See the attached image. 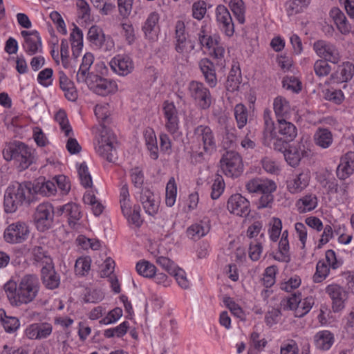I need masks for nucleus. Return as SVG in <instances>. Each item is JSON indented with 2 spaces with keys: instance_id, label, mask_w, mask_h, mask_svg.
Segmentation results:
<instances>
[{
  "instance_id": "nucleus-1",
  "label": "nucleus",
  "mask_w": 354,
  "mask_h": 354,
  "mask_svg": "<svg viewBox=\"0 0 354 354\" xmlns=\"http://www.w3.org/2000/svg\"><path fill=\"white\" fill-rule=\"evenodd\" d=\"M40 282L34 274L24 276L18 283L10 279L3 286L6 297L11 306L19 307L30 304L37 297Z\"/></svg>"
},
{
  "instance_id": "nucleus-2",
  "label": "nucleus",
  "mask_w": 354,
  "mask_h": 354,
  "mask_svg": "<svg viewBox=\"0 0 354 354\" xmlns=\"http://www.w3.org/2000/svg\"><path fill=\"white\" fill-rule=\"evenodd\" d=\"M37 194L31 183L15 182L9 185L3 194V210L7 214H14L20 207L30 205Z\"/></svg>"
},
{
  "instance_id": "nucleus-3",
  "label": "nucleus",
  "mask_w": 354,
  "mask_h": 354,
  "mask_svg": "<svg viewBox=\"0 0 354 354\" xmlns=\"http://www.w3.org/2000/svg\"><path fill=\"white\" fill-rule=\"evenodd\" d=\"M92 131L97 141L95 147L97 153L109 162H112L115 156L116 140L114 134L102 124L93 127Z\"/></svg>"
},
{
  "instance_id": "nucleus-4",
  "label": "nucleus",
  "mask_w": 354,
  "mask_h": 354,
  "mask_svg": "<svg viewBox=\"0 0 354 354\" xmlns=\"http://www.w3.org/2000/svg\"><path fill=\"white\" fill-rule=\"evenodd\" d=\"M277 183L267 178H256L250 180L246 184V189L250 193L261 194L259 198V207H266L273 201L272 194L277 190Z\"/></svg>"
},
{
  "instance_id": "nucleus-5",
  "label": "nucleus",
  "mask_w": 354,
  "mask_h": 354,
  "mask_svg": "<svg viewBox=\"0 0 354 354\" xmlns=\"http://www.w3.org/2000/svg\"><path fill=\"white\" fill-rule=\"evenodd\" d=\"M149 251L156 258V263L165 270L169 275L173 277L181 288L187 289L190 287V281L187 279V274L183 269L180 268L170 259L163 256H158V252L153 250L152 248H149Z\"/></svg>"
},
{
  "instance_id": "nucleus-6",
  "label": "nucleus",
  "mask_w": 354,
  "mask_h": 354,
  "mask_svg": "<svg viewBox=\"0 0 354 354\" xmlns=\"http://www.w3.org/2000/svg\"><path fill=\"white\" fill-rule=\"evenodd\" d=\"M209 34L210 26L207 24L202 26L198 33L199 41L211 57L221 60L225 57V49L221 43V38L218 35H210Z\"/></svg>"
},
{
  "instance_id": "nucleus-7",
  "label": "nucleus",
  "mask_w": 354,
  "mask_h": 354,
  "mask_svg": "<svg viewBox=\"0 0 354 354\" xmlns=\"http://www.w3.org/2000/svg\"><path fill=\"white\" fill-rule=\"evenodd\" d=\"M194 137L202 149L198 154L197 161H201L204 156H210L216 151V138L209 127L198 126L194 129Z\"/></svg>"
},
{
  "instance_id": "nucleus-8",
  "label": "nucleus",
  "mask_w": 354,
  "mask_h": 354,
  "mask_svg": "<svg viewBox=\"0 0 354 354\" xmlns=\"http://www.w3.org/2000/svg\"><path fill=\"white\" fill-rule=\"evenodd\" d=\"M30 227L25 221L13 222L5 228L3 240L10 244H19L26 241L30 235Z\"/></svg>"
},
{
  "instance_id": "nucleus-9",
  "label": "nucleus",
  "mask_w": 354,
  "mask_h": 354,
  "mask_svg": "<svg viewBox=\"0 0 354 354\" xmlns=\"http://www.w3.org/2000/svg\"><path fill=\"white\" fill-rule=\"evenodd\" d=\"M220 168L227 176L236 178L243 171V162L241 156L236 152L227 151L220 160Z\"/></svg>"
},
{
  "instance_id": "nucleus-10",
  "label": "nucleus",
  "mask_w": 354,
  "mask_h": 354,
  "mask_svg": "<svg viewBox=\"0 0 354 354\" xmlns=\"http://www.w3.org/2000/svg\"><path fill=\"white\" fill-rule=\"evenodd\" d=\"M86 39L93 48L104 51H111L115 48L113 39L106 35L102 28L98 26H91L87 32Z\"/></svg>"
},
{
  "instance_id": "nucleus-11",
  "label": "nucleus",
  "mask_w": 354,
  "mask_h": 354,
  "mask_svg": "<svg viewBox=\"0 0 354 354\" xmlns=\"http://www.w3.org/2000/svg\"><path fill=\"white\" fill-rule=\"evenodd\" d=\"M188 91L189 96L198 107L207 109L211 106V93L203 83L196 81L191 82L188 86Z\"/></svg>"
},
{
  "instance_id": "nucleus-12",
  "label": "nucleus",
  "mask_w": 354,
  "mask_h": 354,
  "mask_svg": "<svg viewBox=\"0 0 354 354\" xmlns=\"http://www.w3.org/2000/svg\"><path fill=\"white\" fill-rule=\"evenodd\" d=\"M312 296L302 297L301 292L292 295L287 299V308L293 311L295 317H302L311 310L314 305Z\"/></svg>"
},
{
  "instance_id": "nucleus-13",
  "label": "nucleus",
  "mask_w": 354,
  "mask_h": 354,
  "mask_svg": "<svg viewBox=\"0 0 354 354\" xmlns=\"http://www.w3.org/2000/svg\"><path fill=\"white\" fill-rule=\"evenodd\" d=\"M310 180V171L302 169L288 177L286 182V189L291 194H301L309 186Z\"/></svg>"
},
{
  "instance_id": "nucleus-14",
  "label": "nucleus",
  "mask_w": 354,
  "mask_h": 354,
  "mask_svg": "<svg viewBox=\"0 0 354 354\" xmlns=\"http://www.w3.org/2000/svg\"><path fill=\"white\" fill-rule=\"evenodd\" d=\"M54 209L51 204H39L34 216L35 226L39 231L45 232L50 229L53 223Z\"/></svg>"
},
{
  "instance_id": "nucleus-15",
  "label": "nucleus",
  "mask_w": 354,
  "mask_h": 354,
  "mask_svg": "<svg viewBox=\"0 0 354 354\" xmlns=\"http://www.w3.org/2000/svg\"><path fill=\"white\" fill-rule=\"evenodd\" d=\"M112 71L120 77H126L135 70V62L133 57L127 54H118L109 62Z\"/></svg>"
},
{
  "instance_id": "nucleus-16",
  "label": "nucleus",
  "mask_w": 354,
  "mask_h": 354,
  "mask_svg": "<svg viewBox=\"0 0 354 354\" xmlns=\"http://www.w3.org/2000/svg\"><path fill=\"white\" fill-rule=\"evenodd\" d=\"M89 89L99 95H106L118 91V86L115 81L102 78L98 75H91L84 84Z\"/></svg>"
},
{
  "instance_id": "nucleus-17",
  "label": "nucleus",
  "mask_w": 354,
  "mask_h": 354,
  "mask_svg": "<svg viewBox=\"0 0 354 354\" xmlns=\"http://www.w3.org/2000/svg\"><path fill=\"white\" fill-rule=\"evenodd\" d=\"M162 113L165 120L166 129L174 137H179L181 133L179 131L178 112L173 102H165L162 105Z\"/></svg>"
},
{
  "instance_id": "nucleus-18",
  "label": "nucleus",
  "mask_w": 354,
  "mask_h": 354,
  "mask_svg": "<svg viewBox=\"0 0 354 354\" xmlns=\"http://www.w3.org/2000/svg\"><path fill=\"white\" fill-rule=\"evenodd\" d=\"M160 15L158 12H150L141 26L145 39L151 43L158 41L160 33Z\"/></svg>"
},
{
  "instance_id": "nucleus-19",
  "label": "nucleus",
  "mask_w": 354,
  "mask_h": 354,
  "mask_svg": "<svg viewBox=\"0 0 354 354\" xmlns=\"http://www.w3.org/2000/svg\"><path fill=\"white\" fill-rule=\"evenodd\" d=\"M226 208L230 214L235 216L245 217L250 212V203L241 194L236 193L229 197Z\"/></svg>"
},
{
  "instance_id": "nucleus-20",
  "label": "nucleus",
  "mask_w": 354,
  "mask_h": 354,
  "mask_svg": "<svg viewBox=\"0 0 354 354\" xmlns=\"http://www.w3.org/2000/svg\"><path fill=\"white\" fill-rule=\"evenodd\" d=\"M313 50L317 56L333 64H337L341 59V55L335 45L324 40L314 43Z\"/></svg>"
},
{
  "instance_id": "nucleus-21",
  "label": "nucleus",
  "mask_w": 354,
  "mask_h": 354,
  "mask_svg": "<svg viewBox=\"0 0 354 354\" xmlns=\"http://www.w3.org/2000/svg\"><path fill=\"white\" fill-rule=\"evenodd\" d=\"M60 211L68 219V225L74 230L87 228V223L81 221L82 214L80 206L75 203H68L60 207Z\"/></svg>"
},
{
  "instance_id": "nucleus-22",
  "label": "nucleus",
  "mask_w": 354,
  "mask_h": 354,
  "mask_svg": "<svg viewBox=\"0 0 354 354\" xmlns=\"http://www.w3.org/2000/svg\"><path fill=\"white\" fill-rule=\"evenodd\" d=\"M310 149L303 143L299 142L290 145L283 151V156L286 162L291 167H297L301 160L310 156Z\"/></svg>"
},
{
  "instance_id": "nucleus-23",
  "label": "nucleus",
  "mask_w": 354,
  "mask_h": 354,
  "mask_svg": "<svg viewBox=\"0 0 354 354\" xmlns=\"http://www.w3.org/2000/svg\"><path fill=\"white\" fill-rule=\"evenodd\" d=\"M145 212L149 216L155 217L159 212L160 207V197L149 189L141 191L139 197Z\"/></svg>"
},
{
  "instance_id": "nucleus-24",
  "label": "nucleus",
  "mask_w": 354,
  "mask_h": 354,
  "mask_svg": "<svg viewBox=\"0 0 354 354\" xmlns=\"http://www.w3.org/2000/svg\"><path fill=\"white\" fill-rule=\"evenodd\" d=\"M21 44L23 49L29 55H33L42 51V43L39 34L36 30H23Z\"/></svg>"
},
{
  "instance_id": "nucleus-25",
  "label": "nucleus",
  "mask_w": 354,
  "mask_h": 354,
  "mask_svg": "<svg viewBox=\"0 0 354 354\" xmlns=\"http://www.w3.org/2000/svg\"><path fill=\"white\" fill-rule=\"evenodd\" d=\"M326 292L332 300V308L334 312H339L345 308L348 299V292L337 283H331L326 287Z\"/></svg>"
},
{
  "instance_id": "nucleus-26",
  "label": "nucleus",
  "mask_w": 354,
  "mask_h": 354,
  "mask_svg": "<svg viewBox=\"0 0 354 354\" xmlns=\"http://www.w3.org/2000/svg\"><path fill=\"white\" fill-rule=\"evenodd\" d=\"M215 14L216 21L225 35L232 37L234 33V24L227 7L224 5L217 6Z\"/></svg>"
},
{
  "instance_id": "nucleus-27",
  "label": "nucleus",
  "mask_w": 354,
  "mask_h": 354,
  "mask_svg": "<svg viewBox=\"0 0 354 354\" xmlns=\"http://www.w3.org/2000/svg\"><path fill=\"white\" fill-rule=\"evenodd\" d=\"M354 76V63L346 61L338 66L337 70L333 73L328 81V84L346 83L352 80Z\"/></svg>"
},
{
  "instance_id": "nucleus-28",
  "label": "nucleus",
  "mask_w": 354,
  "mask_h": 354,
  "mask_svg": "<svg viewBox=\"0 0 354 354\" xmlns=\"http://www.w3.org/2000/svg\"><path fill=\"white\" fill-rule=\"evenodd\" d=\"M176 50L178 53L186 54L194 49V44L187 39L185 26L182 21H177L176 24Z\"/></svg>"
},
{
  "instance_id": "nucleus-29",
  "label": "nucleus",
  "mask_w": 354,
  "mask_h": 354,
  "mask_svg": "<svg viewBox=\"0 0 354 354\" xmlns=\"http://www.w3.org/2000/svg\"><path fill=\"white\" fill-rule=\"evenodd\" d=\"M45 265L41 268V277L43 282L46 288L54 289L58 287L60 279L55 272L53 265V261L50 257H45Z\"/></svg>"
},
{
  "instance_id": "nucleus-30",
  "label": "nucleus",
  "mask_w": 354,
  "mask_h": 354,
  "mask_svg": "<svg viewBox=\"0 0 354 354\" xmlns=\"http://www.w3.org/2000/svg\"><path fill=\"white\" fill-rule=\"evenodd\" d=\"M211 230V222L209 218H204L189 225L187 230V237L193 241H198L205 236Z\"/></svg>"
},
{
  "instance_id": "nucleus-31",
  "label": "nucleus",
  "mask_w": 354,
  "mask_h": 354,
  "mask_svg": "<svg viewBox=\"0 0 354 354\" xmlns=\"http://www.w3.org/2000/svg\"><path fill=\"white\" fill-rule=\"evenodd\" d=\"M354 172V152L349 151L342 156L337 168V176L339 178L344 180Z\"/></svg>"
},
{
  "instance_id": "nucleus-32",
  "label": "nucleus",
  "mask_w": 354,
  "mask_h": 354,
  "mask_svg": "<svg viewBox=\"0 0 354 354\" xmlns=\"http://www.w3.org/2000/svg\"><path fill=\"white\" fill-rule=\"evenodd\" d=\"M94 62V55L90 52H86L82 59L80 68L77 72L76 80L77 83L84 84L89 80L91 75L95 74L89 73V69Z\"/></svg>"
},
{
  "instance_id": "nucleus-33",
  "label": "nucleus",
  "mask_w": 354,
  "mask_h": 354,
  "mask_svg": "<svg viewBox=\"0 0 354 354\" xmlns=\"http://www.w3.org/2000/svg\"><path fill=\"white\" fill-rule=\"evenodd\" d=\"M35 160V151L28 147L24 143L21 142L16 158V161L18 162L20 169L24 170L27 169Z\"/></svg>"
},
{
  "instance_id": "nucleus-34",
  "label": "nucleus",
  "mask_w": 354,
  "mask_h": 354,
  "mask_svg": "<svg viewBox=\"0 0 354 354\" xmlns=\"http://www.w3.org/2000/svg\"><path fill=\"white\" fill-rule=\"evenodd\" d=\"M330 17L335 24L337 30L344 35L349 34L352 27L348 22L344 12L338 8H333L330 11Z\"/></svg>"
},
{
  "instance_id": "nucleus-35",
  "label": "nucleus",
  "mask_w": 354,
  "mask_h": 354,
  "mask_svg": "<svg viewBox=\"0 0 354 354\" xmlns=\"http://www.w3.org/2000/svg\"><path fill=\"white\" fill-rule=\"evenodd\" d=\"M335 342L334 335L328 330L317 332L314 336L315 347L321 351H327L330 348Z\"/></svg>"
},
{
  "instance_id": "nucleus-36",
  "label": "nucleus",
  "mask_w": 354,
  "mask_h": 354,
  "mask_svg": "<svg viewBox=\"0 0 354 354\" xmlns=\"http://www.w3.org/2000/svg\"><path fill=\"white\" fill-rule=\"evenodd\" d=\"M70 41L72 48V54L74 58H77L82 53L84 41H83V32L76 26L74 25L70 33Z\"/></svg>"
},
{
  "instance_id": "nucleus-37",
  "label": "nucleus",
  "mask_w": 354,
  "mask_h": 354,
  "mask_svg": "<svg viewBox=\"0 0 354 354\" xmlns=\"http://www.w3.org/2000/svg\"><path fill=\"white\" fill-rule=\"evenodd\" d=\"M70 41L72 48V54L74 58H77L82 53L84 41H83V32L76 26L74 25L70 33Z\"/></svg>"
},
{
  "instance_id": "nucleus-38",
  "label": "nucleus",
  "mask_w": 354,
  "mask_h": 354,
  "mask_svg": "<svg viewBox=\"0 0 354 354\" xmlns=\"http://www.w3.org/2000/svg\"><path fill=\"white\" fill-rule=\"evenodd\" d=\"M143 138L146 147L150 153V157L156 160L158 158V148L154 130L151 127L145 128L143 131Z\"/></svg>"
},
{
  "instance_id": "nucleus-39",
  "label": "nucleus",
  "mask_w": 354,
  "mask_h": 354,
  "mask_svg": "<svg viewBox=\"0 0 354 354\" xmlns=\"http://www.w3.org/2000/svg\"><path fill=\"white\" fill-rule=\"evenodd\" d=\"M54 120L58 124L61 133L64 136H73V131L69 122L66 111L62 109H57L54 113Z\"/></svg>"
},
{
  "instance_id": "nucleus-40",
  "label": "nucleus",
  "mask_w": 354,
  "mask_h": 354,
  "mask_svg": "<svg viewBox=\"0 0 354 354\" xmlns=\"http://www.w3.org/2000/svg\"><path fill=\"white\" fill-rule=\"evenodd\" d=\"M318 205L317 197L313 194H308L296 202V207L299 213L304 214L314 210Z\"/></svg>"
},
{
  "instance_id": "nucleus-41",
  "label": "nucleus",
  "mask_w": 354,
  "mask_h": 354,
  "mask_svg": "<svg viewBox=\"0 0 354 354\" xmlns=\"http://www.w3.org/2000/svg\"><path fill=\"white\" fill-rule=\"evenodd\" d=\"M311 0H288L286 3V11L290 19L302 13L310 5Z\"/></svg>"
},
{
  "instance_id": "nucleus-42",
  "label": "nucleus",
  "mask_w": 354,
  "mask_h": 354,
  "mask_svg": "<svg viewBox=\"0 0 354 354\" xmlns=\"http://www.w3.org/2000/svg\"><path fill=\"white\" fill-rule=\"evenodd\" d=\"M199 66L207 83L209 86L214 87L217 84V79L213 63L209 59L204 58L200 61Z\"/></svg>"
},
{
  "instance_id": "nucleus-43",
  "label": "nucleus",
  "mask_w": 354,
  "mask_h": 354,
  "mask_svg": "<svg viewBox=\"0 0 354 354\" xmlns=\"http://www.w3.org/2000/svg\"><path fill=\"white\" fill-rule=\"evenodd\" d=\"M313 140L318 147L327 149L333 144V136L328 129L319 128L314 134Z\"/></svg>"
},
{
  "instance_id": "nucleus-44",
  "label": "nucleus",
  "mask_w": 354,
  "mask_h": 354,
  "mask_svg": "<svg viewBox=\"0 0 354 354\" xmlns=\"http://www.w3.org/2000/svg\"><path fill=\"white\" fill-rule=\"evenodd\" d=\"M241 84V73L238 67L233 66L228 75L225 87L229 93L237 91Z\"/></svg>"
},
{
  "instance_id": "nucleus-45",
  "label": "nucleus",
  "mask_w": 354,
  "mask_h": 354,
  "mask_svg": "<svg viewBox=\"0 0 354 354\" xmlns=\"http://www.w3.org/2000/svg\"><path fill=\"white\" fill-rule=\"evenodd\" d=\"M84 203L90 206L94 216H100L105 209V205L100 201L91 192L85 193L83 197Z\"/></svg>"
},
{
  "instance_id": "nucleus-46",
  "label": "nucleus",
  "mask_w": 354,
  "mask_h": 354,
  "mask_svg": "<svg viewBox=\"0 0 354 354\" xmlns=\"http://www.w3.org/2000/svg\"><path fill=\"white\" fill-rule=\"evenodd\" d=\"M120 206L122 215L124 216L127 215L129 212L134 207L136 204H133L131 200L128 187L127 185H124L120 188Z\"/></svg>"
},
{
  "instance_id": "nucleus-47",
  "label": "nucleus",
  "mask_w": 354,
  "mask_h": 354,
  "mask_svg": "<svg viewBox=\"0 0 354 354\" xmlns=\"http://www.w3.org/2000/svg\"><path fill=\"white\" fill-rule=\"evenodd\" d=\"M61 89L64 91L65 97L70 101L74 102L77 98V92L72 81L65 75L59 77Z\"/></svg>"
},
{
  "instance_id": "nucleus-48",
  "label": "nucleus",
  "mask_w": 354,
  "mask_h": 354,
  "mask_svg": "<svg viewBox=\"0 0 354 354\" xmlns=\"http://www.w3.org/2000/svg\"><path fill=\"white\" fill-rule=\"evenodd\" d=\"M136 270L138 274L147 279H152L158 271L156 266L151 262L142 259L136 263Z\"/></svg>"
},
{
  "instance_id": "nucleus-49",
  "label": "nucleus",
  "mask_w": 354,
  "mask_h": 354,
  "mask_svg": "<svg viewBox=\"0 0 354 354\" xmlns=\"http://www.w3.org/2000/svg\"><path fill=\"white\" fill-rule=\"evenodd\" d=\"M0 321L8 333H13L20 327V322L16 317L7 315L3 309H0Z\"/></svg>"
},
{
  "instance_id": "nucleus-50",
  "label": "nucleus",
  "mask_w": 354,
  "mask_h": 354,
  "mask_svg": "<svg viewBox=\"0 0 354 354\" xmlns=\"http://www.w3.org/2000/svg\"><path fill=\"white\" fill-rule=\"evenodd\" d=\"M178 193L177 183L174 177L168 180L165 188V204L167 207H173L176 201Z\"/></svg>"
},
{
  "instance_id": "nucleus-51",
  "label": "nucleus",
  "mask_w": 354,
  "mask_h": 354,
  "mask_svg": "<svg viewBox=\"0 0 354 354\" xmlns=\"http://www.w3.org/2000/svg\"><path fill=\"white\" fill-rule=\"evenodd\" d=\"M273 109L278 118L287 116L291 112V106L289 102L281 96L274 98Z\"/></svg>"
},
{
  "instance_id": "nucleus-52",
  "label": "nucleus",
  "mask_w": 354,
  "mask_h": 354,
  "mask_svg": "<svg viewBox=\"0 0 354 354\" xmlns=\"http://www.w3.org/2000/svg\"><path fill=\"white\" fill-rule=\"evenodd\" d=\"M279 132L283 138L287 140H292L297 136V129L295 126L284 120L278 118Z\"/></svg>"
},
{
  "instance_id": "nucleus-53",
  "label": "nucleus",
  "mask_w": 354,
  "mask_h": 354,
  "mask_svg": "<svg viewBox=\"0 0 354 354\" xmlns=\"http://www.w3.org/2000/svg\"><path fill=\"white\" fill-rule=\"evenodd\" d=\"M229 7L238 22L243 24L245 21V6L243 0H230Z\"/></svg>"
},
{
  "instance_id": "nucleus-54",
  "label": "nucleus",
  "mask_w": 354,
  "mask_h": 354,
  "mask_svg": "<svg viewBox=\"0 0 354 354\" xmlns=\"http://www.w3.org/2000/svg\"><path fill=\"white\" fill-rule=\"evenodd\" d=\"M323 97L335 104H341L344 99L345 95L343 91L340 89H335L333 88H328L322 91Z\"/></svg>"
},
{
  "instance_id": "nucleus-55",
  "label": "nucleus",
  "mask_w": 354,
  "mask_h": 354,
  "mask_svg": "<svg viewBox=\"0 0 354 354\" xmlns=\"http://www.w3.org/2000/svg\"><path fill=\"white\" fill-rule=\"evenodd\" d=\"M76 169L79 176L81 184L84 187H89L92 185V178L88 171V166L84 162L77 163Z\"/></svg>"
},
{
  "instance_id": "nucleus-56",
  "label": "nucleus",
  "mask_w": 354,
  "mask_h": 354,
  "mask_svg": "<svg viewBox=\"0 0 354 354\" xmlns=\"http://www.w3.org/2000/svg\"><path fill=\"white\" fill-rule=\"evenodd\" d=\"M223 303L234 317L239 318L242 321L245 320V313L242 309V308L233 300L232 298L230 297H225L223 298Z\"/></svg>"
},
{
  "instance_id": "nucleus-57",
  "label": "nucleus",
  "mask_w": 354,
  "mask_h": 354,
  "mask_svg": "<svg viewBox=\"0 0 354 354\" xmlns=\"http://www.w3.org/2000/svg\"><path fill=\"white\" fill-rule=\"evenodd\" d=\"M330 266L324 260H320L316 266V271L313 275V281L315 283L323 281L329 275Z\"/></svg>"
},
{
  "instance_id": "nucleus-58",
  "label": "nucleus",
  "mask_w": 354,
  "mask_h": 354,
  "mask_svg": "<svg viewBox=\"0 0 354 354\" xmlns=\"http://www.w3.org/2000/svg\"><path fill=\"white\" fill-rule=\"evenodd\" d=\"M55 184L53 177L51 180L44 181L40 185L38 183L35 187L36 188L37 193L39 192L46 196H55L57 192Z\"/></svg>"
},
{
  "instance_id": "nucleus-59",
  "label": "nucleus",
  "mask_w": 354,
  "mask_h": 354,
  "mask_svg": "<svg viewBox=\"0 0 354 354\" xmlns=\"http://www.w3.org/2000/svg\"><path fill=\"white\" fill-rule=\"evenodd\" d=\"M273 257L275 260L281 262H288L290 260L289 242L280 241L278 250L274 252Z\"/></svg>"
},
{
  "instance_id": "nucleus-60",
  "label": "nucleus",
  "mask_w": 354,
  "mask_h": 354,
  "mask_svg": "<svg viewBox=\"0 0 354 354\" xmlns=\"http://www.w3.org/2000/svg\"><path fill=\"white\" fill-rule=\"evenodd\" d=\"M282 230V222L281 219L276 217H272L269 222L268 234L271 241L276 242Z\"/></svg>"
},
{
  "instance_id": "nucleus-61",
  "label": "nucleus",
  "mask_w": 354,
  "mask_h": 354,
  "mask_svg": "<svg viewBox=\"0 0 354 354\" xmlns=\"http://www.w3.org/2000/svg\"><path fill=\"white\" fill-rule=\"evenodd\" d=\"M91 259L89 257H81L76 260L75 271L76 274L84 276L91 269Z\"/></svg>"
},
{
  "instance_id": "nucleus-62",
  "label": "nucleus",
  "mask_w": 354,
  "mask_h": 354,
  "mask_svg": "<svg viewBox=\"0 0 354 354\" xmlns=\"http://www.w3.org/2000/svg\"><path fill=\"white\" fill-rule=\"evenodd\" d=\"M21 144V142H13L6 144L3 149V158L7 161H10L12 159L16 160Z\"/></svg>"
},
{
  "instance_id": "nucleus-63",
  "label": "nucleus",
  "mask_w": 354,
  "mask_h": 354,
  "mask_svg": "<svg viewBox=\"0 0 354 354\" xmlns=\"http://www.w3.org/2000/svg\"><path fill=\"white\" fill-rule=\"evenodd\" d=\"M128 223L131 225H133L136 227H139L142 224V219L140 214V208L139 205H136L132 207V209L124 216Z\"/></svg>"
},
{
  "instance_id": "nucleus-64",
  "label": "nucleus",
  "mask_w": 354,
  "mask_h": 354,
  "mask_svg": "<svg viewBox=\"0 0 354 354\" xmlns=\"http://www.w3.org/2000/svg\"><path fill=\"white\" fill-rule=\"evenodd\" d=\"M53 71L50 68H46L41 71L37 77V82L44 87H48L53 84Z\"/></svg>"
}]
</instances>
